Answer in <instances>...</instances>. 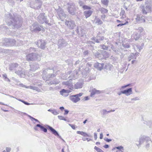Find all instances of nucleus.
Instances as JSON below:
<instances>
[{
	"mask_svg": "<svg viewBox=\"0 0 152 152\" xmlns=\"http://www.w3.org/2000/svg\"><path fill=\"white\" fill-rule=\"evenodd\" d=\"M6 22L10 26L13 25L15 28H18L21 26L22 21L20 18L16 17L10 13L6 14L5 16Z\"/></svg>",
	"mask_w": 152,
	"mask_h": 152,
	"instance_id": "nucleus-1",
	"label": "nucleus"
},
{
	"mask_svg": "<svg viewBox=\"0 0 152 152\" xmlns=\"http://www.w3.org/2000/svg\"><path fill=\"white\" fill-rule=\"evenodd\" d=\"M44 13H40L37 17L38 21L41 24L45 22L49 26H51L52 24L49 23V21L47 20V16Z\"/></svg>",
	"mask_w": 152,
	"mask_h": 152,
	"instance_id": "nucleus-2",
	"label": "nucleus"
},
{
	"mask_svg": "<svg viewBox=\"0 0 152 152\" xmlns=\"http://www.w3.org/2000/svg\"><path fill=\"white\" fill-rule=\"evenodd\" d=\"M67 5V10L69 13L72 15H75L76 11L75 4L73 3H69Z\"/></svg>",
	"mask_w": 152,
	"mask_h": 152,
	"instance_id": "nucleus-3",
	"label": "nucleus"
},
{
	"mask_svg": "<svg viewBox=\"0 0 152 152\" xmlns=\"http://www.w3.org/2000/svg\"><path fill=\"white\" fill-rule=\"evenodd\" d=\"M16 42L15 40L12 39L5 38L4 39L3 43L6 46H12L16 45Z\"/></svg>",
	"mask_w": 152,
	"mask_h": 152,
	"instance_id": "nucleus-4",
	"label": "nucleus"
},
{
	"mask_svg": "<svg viewBox=\"0 0 152 152\" xmlns=\"http://www.w3.org/2000/svg\"><path fill=\"white\" fill-rule=\"evenodd\" d=\"M39 56L38 55L35 53H32L26 56V60L27 61H34L37 60Z\"/></svg>",
	"mask_w": 152,
	"mask_h": 152,
	"instance_id": "nucleus-5",
	"label": "nucleus"
},
{
	"mask_svg": "<svg viewBox=\"0 0 152 152\" xmlns=\"http://www.w3.org/2000/svg\"><path fill=\"white\" fill-rule=\"evenodd\" d=\"M33 30L34 31H43L44 28L42 25H39L37 22H35L32 25Z\"/></svg>",
	"mask_w": 152,
	"mask_h": 152,
	"instance_id": "nucleus-6",
	"label": "nucleus"
},
{
	"mask_svg": "<svg viewBox=\"0 0 152 152\" xmlns=\"http://www.w3.org/2000/svg\"><path fill=\"white\" fill-rule=\"evenodd\" d=\"M150 140V137L144 135L141 136L140 137L139 141V144H137V145L139 147L144 142L146 141H148Z\"/></svg>",
	"mask_w": 152,
	"mask_h": 152,
	"instance_id": "nucleus-7",
	"label": "nucleus"
},
{
	"mask_svg": "<svg viewBox=\"0 0 152 152\" xmlns=\"http://www.w3.org/2000/svg\"><path fill=\"white\" fill-rule=\"evenodd\" d=\"M35 43L42 49H44L46 47V42L44 40H39L37 42H35Z\"/></svg>",
	"mask_w": 152,
	"mask_h": 152,
	"instance_id": "nucleus-8",
	"label": "nucleus"
},
{
	"mask_svg": "<svg viewBox=\"0 0 152 152\" xmlns=\"http://www.w3.org/2000/svg\"><path fill=\"white\" fill-rule=\"evenodd\" d=\"M15 73L18 75H19L21 77L24 76L26 74L24 69L21 68L20 66L18 69L15 71Z\"/></svg>",
	"mask_w": 152,
	"mask_h": 152,
	"instance_id": "nucleus-9",
	"label": "nucleus"
},
{
	"mask_svg": "<svg viewBox=\"0 0 152 152\" xmlns=\"http://www.w3.org/2000/svg\"><path fill=\"white\" fill-rule=\"evenodd\" d=\"M62 85L64 86H66L68 87V88L70 89H74L73 86L72 84V80L70 79L68 81L63 82Z\"/></svg>",
	"mask_w": 152,
	"mask_h": 152,
	"instance_id": "nucleus-10",
	"label": "nucleus"
},
{
	"mask_svg": "<svg viewBox=\"0 0 152 152\" xmlns=\"http://www.w3.org/2000/svg\"><path fill=\"white\" fill-rule=\"evenodd\" d=\"M65 24L70 29H73L76 26L75 22L72 20H66L65 22Z\"/></svg>",
	"mask_w": 152,
	"mask_h": 152,
	"instance_id": "nucleus-11",
	"label": "nucleus"
},
{
	"mask_svg": "<svg viewBox=\"0 0 152 152\" xmlns=\"http://www.w3.org/2000/svg\"><path fill=\"white\" fill-rule=\"evenodd\" d=\"M46 127L49 130H50L52 133L55 135V136L59 137L60 138L62 139L61 137L59 135L58 132L54 129L52 127L48 125H46ZM62 140L64 141L62 139Z\"/></svg>",
	"mask_w": 152,
	"mask_h": 152,
	"instance_id": "nucleus-12",
	"label": "nucleus"
},
{
	"mask_svg": "<svg viewBox=\"0 0 152 152\" xmlns=\"http://www.w3.org/2000/svg\"><path fill=\"white\" fill-rule=\"evenodd\" d=\"M42 4L41 0H35L33 8L34 9H38L41 7Z\"/></svg>",
	"mask_w": 152,
	"mask_h": 152,
	"instance_id": "nucleus-13",
	"label": "nucleus"
},
{
	"mask_svg": "<svg viewBox=\"0 0 152 152\" xmlns=\"http://www.w3.org/2000/svg\"><path fill=\"white\" fill-rule=\"evenodd\" d=\"M19 65L17 63L12 64L9 65V70L10 71H15L19 67Z\"/></svg>",
	"mask_w": 152,
	"mask_h": 152,
	"instance_id": "nucleus-14",
	"label": "nucleus"
},
{
	"mask_svg": "<svg viewBox=\"0 0 152 152\" xmlns=\"http://www.w3.org/2000/svg\"><path fill=\"white\" fill-rule=\"evenodd\" d=\"M58 47L61 48L66 46L68 43L64 39H60L58 40Z\"/></svg>",
	"mask_w": 152,
	"mask_h": 152,
	"instance_id": "nucleus-15",
	"label": "nucleus"
},
{
	"mask_svg": "<svg viewBox=\"0 0 152 152\" xmlns=\"http://www.w3.org/2000/svg\"><path fill=\"white\" fill-rule=\"evenodd\" d=\"M39 68V65L36 63H31L30 65V70L34 72Z\"/></svg>",
	"mask_w": 152,
	"mask_h": 152,
	"instance_id": "nucleus-16",
	"label": "nucleus"
},
{
	"mask_svg": "<svg viewBox=\"0 0 152 152\" xmlns=\"http://www.w3.org/2000/svg\"><path fill=\"white\" fill-rule=\"evenodd\" d=\"M104 65V63L100 64L96 62L94 64V66L98 70L101 71L103 69Z\"/></svg>",
	"mask_w": 152,
	"mask_h": 152,
	"instance_id": "nucleus-17",
	"label": "nucleus"
},
{
	"mask_svg": "<svg viewBox=\"0 0 152 152\" xmlns=\"http://www.w3.org/2000/svg\"><path fill=\"white\" fill-rule=\"evenodd\" d=\"M83 81L82 80L79 81L73 86L74 89L81 88L83 87Z\"/></svg>",
	"mask_w": 152,
	"mask_h": 152,
	"instance_id": "nucleus-18",
	"label": "nucleus"
},
{
	"mask_svg": "<svg viewBox=\"0 0 152 152\" xmlns=\"http://www.w3.org/2000/svg\"><path fill=\"white\" fill-rule=\"evenodd\" d=\"M91 92L90 96L91 97H93L95 94H99L101 93V91L99 90H96L95 88H93L90 90Z\"/></svg>",
	"mask_w": 152,
	"mask_h": 152,
	"instance_id": "nucleus-19",
	"label": "nucleus"
},
{
	"mask_svg": "<svg viewBox=\"0 0 152 152\" xmlns=\"http://www.w3.org/2000/svg\"><path fill=\"white\" fill-rule=\"evenodd\" d=\"M104 39V37L103 36H98L97 37H93L91 39L94 40L96 43H100V41L103 40Z\"/></svg>",
	"mask_w": 152,
	"mask_h": 152,
	"instance_id": "nucleus-20",
	"label": "nucleus"
},
{
	"mask_svg": "<svg viewBox=\"0 0 152 152\" xmlns=\"http://www.w3.org/2000/svg\"><path fill=\"white\" fill-rule=\"evenodd\" d=\"M70 99L73 102L76 103L80 100L79 98L75 96V95L70 96L69 97Z\"/></svg>",
	"mask_w": 152,
	"mask_h": 152,
	"instance_id": "nucleus-21",
	"label": "nucleus"
},
{
	"mask_svg": "<svg viewBox=\"0 0 152 152\" xmlns=\"http://www.w3.org/2000/svg\"><path fill=\"white\" fill-rule=\"evenodd\" d=\"M123 94H126V95H130L132 94V88H129L122 91Z\"/></svg>",
	"mask_w": 152,
	"mask_h": 152,
	"instance_id": "nucleus-22",
	"label": "nucleus"
},
{
	"mask_svg": "<svg viewBox=\"0 0 152 152\" xmlns=\"http://www.w3.org/2000/svg\"><path fill=\"white\" fill-rule=\"evenodd\" d=\"M92 51L94 55L96 58H98L99 59H100V58L102 56V54H100L97 50H95L94 49H93Z\"/></svg>",
	"mask_w": 152,
	"mask_h": 152,
	"instance_id": "nucleus-23",
	"label": "nucleus"
},
{
	"mask_svg": "<svg viewBox=\"0 0 152 152\" xmlns=\"http://www.w3.org/2000/svg\"><path fill=\"white\" fill-rule=\"evenodd\" d=\"M93 11L90 10H86L83 12V14L86 18L89 17L91 15Z\"/></svg>",
	"mask_w": 152,
	"mask_h": 152,
	"instance_id": "nucleus-24",
	"label": "nucleus"
},
{
	"mask_svg": "<svg viewBox=\"0 0 152 152\" xmlns=\"http://www.w3.org/2000/svg\"><path fill=\"white\" fill-rule=\"evenodd\" d=\"M112 49L116 54L119 55L120 53H121L122 54L121 50H122L123 49L122 48L117 49L114 47H112Z\"/></svg>",
	"mask_w": 152,
	"mask_h": 152,
	"instance_id": "nucleus-25",
	"label": "nucleus"
},
{
	"mask_svg": "<svg viewBox=\"0 0 152 152\" xmlns=\"http://www.w3.org/2000/svg\"><path fill=\"white\" fill-rule=\"evenodd\" d=\"M102 55L103 56V58H101L102 60V59H106V58H109L110 56V55L107 52L105 51H103L102 52Z\"/></svg>",
	"mask_w": 152,
	"mask_h": 152,
	"instance_id": "nucleus-26",
	"label": "nucleus"
},
{
	"mask_svg": "<svg viewBox=\"0 0 152 152\" xmlns=\"http://www.w3.org/2000/svg\"><path fill=\"white\" fill-rule=\"evenodd\" d=\"M136 21H140L141 22H145V20L144 19V17L143 16L140 17L139 15H137V18H136Z\"/></svg>",
	"mask_w": 152,
	"mask_h": 152,
	"instance_id": "nucleus-27",
	"label": "nucleus"
},
{
	"mask_svg": "<svg viewBox=\"0 0 152 152\" xmlns=\"http://www.w3.org/2000/svg\"><path fill=\"white\" fill-rule=\"evenodd\" d=\"M140 10L143 15H147L148 12L145 9V7L143 5H141L140 7Z\"/></svg>",
	"mask_w": 152,
	"mask_h": 152,
	"instance_id": "nucleus-28",
	"label": "nucleus"
},
{
	"mask_svg": "<svg viewBox=\"0 0 152 152\" xmlns=\"http://www.w3.org/2000/svg\"><path fill=\"white\" fill-rule=\"evenodd\" d=\"M58 14L59 15V17L63 16L66 18V15L65 14L63 10H61L58 11Z\"/></svg>",
	"mask_w": 152,
	"mask_h": 152,
	"instance_id": "nucleus-29",
	"label": "nucleus"
},
{
	"mask_svg": "<svg viewBox=\"0 0 152 152\" xmlns=\"http://www.w3.org/2000/svg\"><path fill=\"white\" fill-rule=\"evenodd\" d=\"M37 126L39 127L40 129L45 132H46L47 131V128L45 127L44 126H42L40 124H37Z\"/></svg>",
	"mask_w": 152,
	"mask_h": 152,
	"instance_id": "nucleus-30",
	"label": "nucleus"
},
{
	"mask_svg": "<svg viewBox=\"0 0 152 152\" xmlns=\"http://www.w3.org/2000/svg\"><path fill=\"white\" fill-rule=\"evenodd\" d=\"M152 143V141L151 140L150 138V140H148V141H146V145H145V148L147 150H148V148L150 147V145L151 143Z\"/></svg>",
	"mask_w": 152,
	"mask_h": 152,
	"instance_id": "nucleus-31",
	"label": "nucleus"
},
{
	"mask_svg": "<svg viewBox=\"0 0 152 152\" xmlns=\"http://www.w3.org/2000/svg\"><path fill=\"white\" fill-rule=\"evenodd\" d=\"M59 83H60V81H59L58 80L56 79H55L52 81H51L50 82L49 84L50 85H52V84L56 85V84H59Z\"/></svg>",
	"mask_w": 152,
	"mask_h": 152,
	"instance_id": "nucleus-32",
	"label": "nucleus"
},
{
	"mask_svg": "<svg viewBox=\"0 0 152 152\" xmlns=\"http://www.w3.org/2000/svg\"><path fill=\"white\" fill-rule=\"evenodd\" d=\"M136 58V56L133 53H131L129 55L128 60L129 61H130L132 59H135Z\"/></svg>",
	"mask_w": 152,
	"mask_h": 152,
	"instance_id": "nucleus-33",
	"label": "nucleus"
},
{
	"mask_svg": "<svg viewBox=\"0 0 152 152\" xmlns=\"http://www.w3.org/2000/svg\"><path fill=\"white\" fill-rule=\"evenodd\" d=\"M145 9L148 13L151 11V5H147L145 7Z\"/></svg>",
	"mask_w": 152,
	"mask_h": 152,
	"instance_id": "nucleus-34",
	"label": "nucleus"
},
{
	"mask_svg": "<svg viewBox=\"0 0 152 152\" xmlns=\"http://www.w3.org/2000/svg\"><path fill=\"white\" fill-rule=\"evenodd\" d=\"M100 11L101 12V13L103 14L106 13L108 12V10L106 9H105L104 8H101L99 9Z\"/></svg>",
	"mask_w": 152,
	"mask_h": 152,
	"instance_id": "nucleus-35",
	"label": "nucleus"
},
{
	"mask_svg": "<svg viewBox=\"0 0 152 152\" xmlns=\"http://www.w3.org/2000/svg\"><path fill=\"white\" fill-rule=\"evenodd\" d=\"M136 32H137V33H139V34H140L141 33H142L143 31V29L142 27H139L137 29L136 28Z\"/></svg>",
	"mask_w": 152,
	"mask_h": 152,
	"instance_id": "nucleus-36",
	"label": "nucleus"
},
{
	"mask_svg": "<svg viewBox=\"0 0 152 152\" xmlns=\"http://www.w3.org/2000/svg\"><path fill=\"white\" fill-rule=\"evenodd\" d=\"M60 93L61 95H63L64 94H68L69 93L68 90L63 89L60 91Z\"/></svg>",
	"mask_w": 152,
	"mask_h": 152,
	"instance_id": "nucleus-37",
	"label": "nucleus"
},
{
	"mask_svg": "<svg viewBox=\"0 0 152 152\" xmlns=\"http://www.w3.org/2000/svg\"><path fill=\"white\" fill-rule=\"evenodd\" d=\"M102 4L104 5L107 6L108 5L109 1L108 0H101V1Z\"/></svg>",
	"mask_w": 152,
	"mask_h": 152,
	"instance_id": "nucleus-38",
	"label": "nucleus"
},
{
	"mask_svg": "<svg viewBox=\"0 0 152 152\" xmlns=\"http://www.w3.org/2000/svg\"><path fill=\"white\" fill-rule=\"evenodd\" d=\"M144 124H147L148 126H149L150 128H152V121H148V122L145 121L144 122Z\"/></svg>",
	"mask_w": 152,
	"mask_h": 152,
	"instance_id": "nucleus-39",
	"label": "nucleus"
},
{
	"mask_svg": "<svg viewBox=\"0 0 152 152\" xmlns=\"http://www.w3.org/2000/svg\"><path fill=\"white\" fill-rule=\"evenodd\" d=\"M135 33L134 36V39L135 40H138L140 37V34L138 33Z\"/></svg>",
	"mask_w": 152,
	"mask_h": 152,
	"instance_id": "nucleus-40",
	"label": "nucleus"
},
{
	"mask_svg": "<svg viewBox=\"0 0 152 152\" xmlns=\"http://www.w3.org/2000/svg\"><path fill=\"white\" fill-rule=\"evenodd\" d=\"M55 76V75L54 74H49L47 76V80H49L50 78H53Z\"/></svg>",
	"mask_w": 152,
	"mask_h": 152,
	"instance_id": "nucleus-41",
	"label": "nucleus"
},
{
	"mask_svg": "<svg viewBox=\"0 0 152 152\" xmlns=\"http://www.w3.org/2000/svg\"><path fill=\"white\" fill-rule=\"evenodd\" d=\"M122 46L125 48H128L130 47L128 43L125 44L123 43L122 44Z\"/></svg>",
	"mask_w": 152,
	"mask_h": 152,
	"instance_id": "nucleus-42",
	"label": "nucleus"
},
{
	"mask_svg": "<svg viewBox=\"0 0 152 152\" xmlns=\"http://www.w3.org/2000/svg\"><path fill=\"white\" fill-rule=\"evenodd\" d=\"M82 8L84 10H89L91 9V7L85 5L84 6H83Z\"/></svg>",
	"mask_w": 152,
	"mask_h": 152,
	"instance_id": "nucleus-43",
	"label": "nucleus"
},
{
	"mask_svg": "<svg viewBox=\"0 0 152 152\" xmlns=\"http://www.w3.org/2000/svg\"><path fill=\"white\" fill-rule=\"evenodd\" d=\"M58 119L60 120H63L65 121H68L67 119L62 116L58 115Z\"/></svg>",
	"mask_w": 152,
	"mask_h": 152,
	"instance_id": "nucleus-44",
	"label": "nucleus"
},
{
	"mask_svg": "<svg viewBox=\"0 0 152 152\" xmlns=\"http://www.w3.org/2000/svg\"><path fill=\"white\" fill-rule=\"evenodd\" d=\"M94 149L98 152H104L101 149L95 146Z\"/></svg>",
	"mask_w": 152,
	"mask_h": 152,
	"instance_id": "nucleus-45",
	"label": "nucleus"
},
{
	"mask_svg": "<svg viewBox=\"0 0 152 152\" xmlns=\"http://www.w3.org/2000/svg\"><path fill=\"white\" fill-rule=\"evenodd\" d=\"M29 88H30L33 89V90H35L37 91H38V90H39V88L36 87L35 86H29Z\"/></svg>",
	"mask_w": 152,
	"mask_h": 152,
	"instance_id": "nucleus-46",
	"label": "nucleus"
},
{
	"mask_svg": "<svg viewBox=\"0 0 152 152\" xmlns=\"http://www.w3.org/2000/svg\"><path fill=\"white\" fill-rule=\"evenodd\" d=\"M3 77H4V79H5V80L7 81L8 82H10V79L8 78L7 77V75L6 74H5L3 75Z\"/></svg>",
	"mask_w": 152,
	"mask_h": 152,
	"instance_id": "nucleus-47",
	"label": "nucleus"
},
{
	"mask_svg": "<svg viewBox=\"0 0 152 152\" xmlns=\"http://www.w3.org/2000/svg\"><path fill=\"white\" fill-rule=\"evenodd\" d=\"M79 4L80 6H82L83 7V6H84L85 3L83 1H81V0H79Z\"/></svg>",
	"mask_w": 152,
	"mask_h": 152,
	"instance_id": "nucleus-48",
	"label": "nucleus"
},
{
	"mask_svg": "<svg viewBox=\"0 0 152 152\" xmlns=\"http://www.w3.org/2000/svg\"><path fill=\"white\" fill-rule=\"evenodd\" d=\"M52 113L55 115H56L59 114V112L57 111L56 110L53 109Z\"/></svg>",
	"mask_w": 152,
	"mask_h": 152,
	"instance_id": "nucleus-49",
	"label": "nucleus"
},
{
	"mask_svg": "<svg viewBox=\"0 0 152 152\" xmlns=\"http://www.w3.org/2000/svg\"><path fill=\"white\" fill-rule=\"evenodd\" d=\"M96 23H98L99 25H101L103 23L99 19H97Z\"/></svg>",
	"mask_w": 152,
	"mask_h": 152,
	"instance_id": "nucleus-50",
	"label": "nucleus"
},
{
	"mask_svg": "<svg viewBox=\"0 0 152 152\" xmlns=\"http://www.w3.org/2000/svg\"><path fill=\"white\" fill-rule=\"evenodd\" d=\"M108 48V46H106L104 45H102V48L103 50H107Z\"/></svg>",
	"mask_w": 152,
	"mask_h": 152,
	"instance_id": "nucleus-51",
	"label": "nucleus"
},
{
	"mask_svg": "<svg viewBox=\"0 0 152 152\" xmlns=\"http://www.w3.org/2000/svg\"><path fill=\"white\" fill-rule=\"evenodd\" d=\"M83 93H80L78 94H77L75 95V96L77 97V98H79V97H80L83 95Z\"/></svg>",
	"mask_w": 152,
	"mask_h": 152,
	"instance_id": "nucleus-52",
	"label": "nucleus"
},
{
	"mask_svg": "<svg viewBox=\"0 0 152 152\" xmlns=\"http://www.w3.org/2000/svg\"><path fill=\"white\" fill-rule=\"evenodd\" d=\"M88 50H86L84 52L83 55L85 56H88Z\"/></svg>",
	"mask_w": 152,
	"mask_h": 152,
	"instance_id": "nucleus-53",
	"label": "nucleus"
},
{
	"mask_svg": "<svg viewBox=\"0 0 152 152\" xmlns=\"http://www.w3.org/2000/svg\"><path fill=\"white\" fill-rule=\"evenodd\" d=\"M128 23V21H126V23H120V24H118L117 25V26L118 27L121 26H122L126 25Z\"/></svg>",
	"mask_w": 152,
	"mask_h": 152,
	"instance_id": "nucleus-54",
	"label": "nucleus"
},
{
	"mask_svg": "<svg viewBox=\"0 0 152 152\" xmlns=\"http://www.w3.org/2000/svg\"><path fill=\"white\" fill-rule=\"evenodd\" d=\"M131 84H128L125 86H122L121 87V88H126V87L129 86Z\"/></svg>",
	"mask_w": 152,
	"mask_h": 152,
	"instance_id": "nucleus-55",
	"label": "nucleus"
},
{
	"mask_svg": "<svg viewBox=\"0 0 152 152\" xmlns=\"http://www.w3.org/2000/svg\"><path fill=\"white\" fill-rule=\"evenodd\" d=\"M87 43L88 44H89L91 46L92 44H94V43L92 41H87Z\"/></svg>",
	"mask_w": 152,
	"mask_h": 152,
	"instance_id": "nucleus-56",
	"label": "nucleus"
},
{
	"mask_svg": "<svg viewBox=\"0 0 152 152\" xmlns=\"http://www.w3.org/2000/svg\"><path fill=\"white\" fill-rule=\"evenodd\" d=\"M104 140L107 142H110L112 141V140L110 139H109L108 138H104Z\"/></svg>",
	"mask_w": 152,
	"mask_h": 152,
	"instance_id": "nucleus-57",
	"label": "nucleus"
},
{
	"mask_svg": "<svg viewBox=\"0 0 152 152\" xmlns=\"http://www.w3.org/2000/svg\"><path fill=\"white\" fill-rule=\"evenodd\" d=\"M115 148L117 149H118L119 150H120L121 149H123V147L122 146L116 147Z\"/></svg>",
	"mask_w": 152,
	"mask_h": 152,
	"instance_id": "nucleus-58",
	"label": "nucleus"
},
{
	"mask_svg": "<svg viewBox=\"0 0 152 152\" xmlns=\"http://www.w3.org/2000/svg\"><path fill=\"white\" fill-rule=\"evenodd\" d=\"M125 13V11L124 10H121L120 12V15H122L123 16V15H124Z\"/></svg>",
	"mask_w": 152,
	"mask_h": 152,
	"instance_id": "nucleus-59",
	"label": "nucleus"
},
{
	"mask_svg": "<svg viewBox=\"0 0 152 152\" xmlns=\"http://www.w3.org/2000/svg\"><path fill=\"white\" fill-rule=\"evenodd\" d=\"M29 50L30 51H36V49L33 48H30Z\"/></svg>",
	"mask_w": 152,
	"mask_h": 152,
	"instance_id": "nucleus-60",
	"label": "nucleus"
},
{
	"mask_svg": "<svg viewBox=\"0 0 152 152\" xmlns=\"http://www.w3.org/2000/svg\"><path fill=\"white\" fill-rule=\"evenodd\" d=\"M106 17V16L105 15H102L101 16V18L103 21H104V19Z\"/></svg>",
	"mask_w": 152,
	"mask_h": 152,
	"instance_id": "nucleus-61",
	"label": "nucleus"
},
{
	"mask_svg": "<svg viewBox=\"0 0 152 152\" xmlns=\"http://www.w3.org/2000/svg\"><path fill=\"white\" fill-rule=\"evenodd\" d=\"M69 125L71 126L72 128L74 129H75L76 128L75 126V125H72L71 124H69Z\"/></svg>",
	"mask_w": 152,
	"mask_h": 152,
	"instance_id": "nucleus-62",
	"label": "nucleus"
},
{
	"mask_svg": "<svg viewBox=\"0 0 152 152\" xmlns=\"http://www.w3.org/2000/svg\"><path fill=\"white\" fill-rule=\"evenodd\" d=\"M103 112V115H104L106 114L107 111L106 110H102Z\"/></svg>",
	"mask_w": 152,
	"mask_h": 152,
	"instance_id": "nucleus-63",
	"label": "nucleus"
},
{
	"mask_svg": "<svg viewBox=\"0 0 152 152\" xmlns=\"http://www.w3.org/2000/svg\"><path fill=\"white\" fill-rule=\"evenodd\" d=\"M6 150L7 152H10L11 150V148H10L7 147L6 148Z\"/></svg>",
	"mask_w": 152,
	"mask_h": 152,
	"instance_id": "nucleus-64",
	"label": "nucleus"
}]
</instances>
